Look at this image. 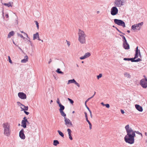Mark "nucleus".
Here are the masks:
<instances>
[{
  "label": "nucleus",
  "mask_w": 147,
  "mask_h": 147,
  "mask_svg": "<svg viewBox=\"0 0 147 147\" xmlns=\"http://www.w3.org/2000/svg\"><path fill=\"white\" fill-rule=\"evenodd\" d=\"M138 56L140 57V58H142V56L141 55V53H140L138 55Z\"/></svg>",
  "instance_id": "nucleus-54"
},
{
  "label": "nucleus",
  "mask_w": 147,
  "mask_h": 147,
  "mask_svg": "<svg viewBox=\"0 0 147 147\" xmlns=\"http://www.w3.org/2000/svg\"><path fill=\"white\" fill-rule=\"evenodd\" d=\"M90 116L91 118H92V113H91V114H90Z\"/></svg>",
  "instance_id": "nucleus-62"
},
{
  "label": "nucleus",
  "mask_w": 147,
  "mask_h": 147,
  "mask_svg": "<svg viewBox=\"0 0 147 147\" xmlns=\"http://www.w3.org/2000/svg\"><path fill=\"white\" fill-rule=\"evenodd\" d=\"M14 34V32L13 31H11L9 32L7 38H9L13 36Z\"/></svg>",
  "instance_id": "nucleus-21"
},
{
  "label": "nucleus",
  "mask_w": 147,
  "mask_h": 147,
  "mask_svg": "<svg viewBox=\"0 0 147 147\" xmlns=\"http://www.w3.org/2000/svg\"><path fill=\"white\" fill-rule=\"evenodd\" d=\"M21 33H24V34H25L26 35L27 37H28V34H27L26 33H25V32H24L23 31H21Z\"/></svg>",
  "instance_id": "nucleus-51"
},
{
  "label": "nucleus",
  "mask_w": 147,
  "mask_h": 147,
  "mask_svg": "<svg viewBox=\"0 0 147 147\" xmlns=\"http://www.w3.org/2000/svg\"><path fill=\"white\" fill-rule=\"evenodd\" d=\"M61 114V116L64 117V118H66V114L63 111H59Z\"/></svg>",
  "instance_id": "nucleus-22"
},
{
  "label": "nucleus",
  "mask_w": 147,
  "mask_h": 147,
  "mask_svg": "<svg viewBox=\"0 0 147 147\" xmlns=\"http://www.w3.org/2000/svg\"><path fill=\"white\" fill-rule=\"evenodd\" d=\"M84 114L85 115V117L86 118V119H87L88 118L87 114V113L86 112H84Z\"/></svg>",
  "instance_id": "nucleus-46"
},
{
  "label": "nucleus",
  "mask_w": 147,
  "mask_h": 147,
  "mask_svg": "<svg viewBox=\"0 0 147 147\" xmlns=\"http://www.w3.org/2000/svg\"><path fill=\"white\" fill-rule=\"evenodd\" d=\"M3 4L4 5L7 6L8 7H9L10 6H11V7H12V5L11 4V3L10 2L8 3H4Z\"/></svg>",
  "instance_id": "nucleus-30"
},
{
  "label": "nucleus",
  "mask_w": 147,
  "mask_h": 147,
  "mask_svg": "<svg viewBox=\"0 0 147 147\" xmlns=\"http://www.w3.org/2000/svg\"><path fill=\"white\" fill-rule=\"evenodd\" d=\"M28 58L27 55H26L24 57V58L21 61V62L22 63H25L28 61Z\"/></svg>",
  "instance_id": "nucleus-18"
},
{
  "label": "nucleus",
  "mask_w": 147,
  "mask_h": 147,
  "mask_svg": "<svg viewBox=\"0 0 147 147\" xmlns=\"http://www.w3.org/2000/svg\"><path fill=\"white\" fill-rule=\"evenodd\" d=\"M121 112L122 114H123L125 113V112L124 110L122 109L121 110Z\"/></svg>",
  "instance_id": "nucleus-50"
},
{
  "label": "nucleus",
  "mask_w": 147,
  "mask_h": 147,
  "mask_svg": "<svg viewBox=\"0 0 147 147\" xmlns=\"http://www.w3.org/2000/svg\"><path fill=\"white\" fill-rule=\"evenodd\" d=\"M127 31L128 33H129L130 32V31L129 30H128Z\"/></svg>",
  "instance_id": "nucleus-64"
},
{
  "label": "nucleus",
  "mask_w": 147,
  "mask_h": 147,
  "mask_svg": "<svg viewBox=\"0 0 147 147\" xmlns=\"http://www.w3.org/2000/svg\"><path fill=\"white\" fill-rule=\"evenodd\" d=\"M67 131L68 133V134L69 136V138L70 140H73V138L71 136V131L70 129L68 128L67 129Z\"/></svg>",
  "instance_id": "nucleus-16"
},
{
  "label": "nucleus",
  "mask_w": 147,
  "mask_h": 147,
  "mask_svg": "<svg viewBox=\"0 0 147 147\" xmlns=\"http://www.w3.org/2000/svg\"><path fill=\"white\" fill-rule=\"evenodd\" d=\"M19 97L22 99H24L26 98V96L25 94L23 92H20L18 94Z\"/></svg>",
  "instance_id": "nucleus-10"
},
{
  "label": "nucleus",
  "mask_w": 147,
  "mask_h": 147,
  "mask_svg": "<svg viewBox=\"0 0 147 147\" xmlns=\"http://www.w3.org/2000/svg\"><path fill=\"white\" fill-rule=\"evenodd\" d=\"M142 61V60L140 58H138L136 59H135L134 62H138L140 61Z\"/></svg>",
  "instance_id": "nucleus-33"
},
{
  "label": "nucleus",
  "mask_w": 147,
  "mask_h": 147,
  "mask_svg": "<svg viewBox=\"0 0 147 147\" xmlns=\"http://www.w3.org/2000/svg\"><path fill=\"white\" fill-rule=\"evenodd\" d=\"M120 36H121L123 39V43L124 45V44H125L127 45V46L128 48H129V44H128V43L127 42V41L126 40V38L123 35H120Z\"/></svg>",
  "instance_id": "nucleus-13"
},
{
  "label": "nucleus",
  "mask_w": 147,
  "mask_h": 147,
  "mask_svg": "<svg viewBox=\"0 0 147 147\" xmlns=\"http://www.w3.org/2000/svg\"><path fill=\"white\" fill-rule=\"evenodd\" d=\"M13 43L15 45H16V46H17V47H18V48L20 50H22V49H21V48H20L18 46V45H17L15 43V42H14V41L13 40Z\"/></svg>",
  "instance_id": "nucleus-47"
},
{
  "label": "nucleus",
  "mask_w": 147,
  "mask_h": 147,
  "mask_svg": "<svg viewBox=\"0 0 147 147\" xmlns=\"http://www.w3.org/2000/svg\"><path fill=\"white\" fill-rule=\"evenodd\" d=\"M51 61H52V60H51V59H50L49 61V62H48L49 64H50L51 62Z\"/></svg>",
  "instance_id": "nucleus-57"
},
{
  "label": "nucleus",
  "mask_w": 147,
  "mask_h": 147,
  "mask_svg": "<svg viewBox=\"0 0 147 147\" xmlns=\"http://www.w3.org/2000/svg\"><path fill=\"white\" fill-rule=\"evenodd\" d=\"M76 80L74 79L70 80H68L67 84H68L70 83H74Z\"/></svg>",
  "instance_id": "nucleus-23"
},
{
  "label": "nucleus",
  "mask_w": 147,
  "mask_h": 147,
  "mask_svg": "<svg viewBox=\"0 0 147 147\" xmlns=\"http://www.w3.org/2000/svg\"><path fill=\"white\" fill-rule=\"evenodd\" d=\"M38 40H41L42 42H43V41L42 40H41L40 38H39H39H38Z\"/></svg>",
  "instance_id": "nucleus-59"
},
{
  "label": "nucleus",
  "mask_w": 147,
  "mask_h": 147,
  "mask_svg": "<svg viewBox=\"0 0 147 147\" xmlns=\"http://www.w3.org/2000/svg\"><path fill=\"white\" fill-rule=\"evenodd\" d=\"M59 142L57 140H54L53 141V144L55 146H56L59 144Z\"/></svg>",
  "instance_id": "nucleus-26"
},
{
  "label": "nucleus",
  "mask_w": 147,
  "mask_h": 147,
  "mask_svg": "<svg viewBox=\"0 0 147 147\" xmlns=\"http://www.w3.org/2000/svg\"><path fill=\"white\" fill-rule=\"evenodd\" d=\"M23 120H27V119H26V117H24L23 118Z\"/></svg>",
  "instance_id": "nucleus-52"
},
{
  "label": "nucleus",
  "mask_w": 147,
  "mask_h": 147,
  "mask_svg": "<svg viewBox=\"0 0 147 147\" xmlns=\"http://www.w3.org/2000/svg\"><path fill=\"white\" fill-rule=\"evenodd\" d=\"M105 106L108 108H109L110 107V105L109 104H105Z\"/></svg>",
  "instance_id": "nucleus-44"
},
{
  "label": "nucleus",
  "mask_w": 147,
  "mask_h": 147,
  "mask_svg": "<svg viewBox=\"0 0 147 147\" xmlns=\"http://www.w3.org/2000/svg\"><path fill=\"white\" fill-rule=\"evenodd\" d=\"M21 124V126L24 128H26V125H29L30 123L28 120H22Z\"/></svg>",
  "instance_id": "nucleus-9"
},
{
  "label": "nucleus",
  "mask_w": 147,
  "mask_h": 147,
  "mask_svg": "<svg viewBox=\"0 0 147 147\" xmlns=\"http://www.w3.org/2000/svg\"><path fill=\"white\" fill-rule=\"evenodd\" d=\"M93 97V96H92L91 97L88 98L86 101V103L87 102H88Z\"/></svg>",
  "instance_id": "nucleus-38"
},
{
  "label": "nucleus",
  "mask_w": 147,
  "mask_h": 147,
  "mask_svg": "<svg viewBox=\"0 0 147 147\" xmlns=\"http://www.w3.org/2000/svg\"><path fill=\"white\" fill-rule=\"evenodd\" d=\"M115 28L117 30L118 32H119V33H121V34H123L124 35H125V34L124 33H122L121 32L120 30H119L118 28H117V27H115Z\"/></svg>",
  "instance_id": "nucleus-41"
},
{
  "label": "nucleus",
  "mask_w": 147,
  "mask_h": 147,
  "mask_svg": "<svg viewBox=\"0 0 147 147\" xmlns=\"http://www.w3.org/2000/svg\"><path fill=\"white\" fill-rule=\"evenodd\" d=\"M57 132L59 133V134L61 137H62V138H64V135L63 134L62 132H61V131H60V130H59L57 131Z\"/></svg>",
  "instance_id": "nucleus-25"
},
{
  "label": "nucleus",
  "mask_w": 147,
  "mask_h": 147,
  "mask_svg": "<svg viewBox=\"0 0 147 147\" xmlns=\"http://www.w3.org/2000/svg\"><path fill=\"white\" fill-rule=\"evenodd\" d=\"M124 75L125 77H127V78H130V77L129 74L127 72H125L124 74Z\"/></svg>",
  "instance_id": "nucleus-27"
},
{
  "label": "nucleus",
  "mask_w": 147,
  "mask_h": 147,
  "mask_svg": "<svg viewBox=\"0 0 147 147\" xmlns=\"http://www.w3.org/2000/svg\"><path fill=\"white\" fill-rule=\"evenodd\" d=\"M138 47H137L135 50V54L134 56L135 58H138V55L141 53L140 50L138 49Z\"/></svg>",
  "instance_id": "nucleus-12"
},
{
  "label": "nucleus",
  "mask_w": 147,
  "mask_h": 147,
  "mask_svg": "<svg viewBox=\"0 0 147 147\" xmlns=\"http://www.w3.org/2000/svg\"><path fill=\"white\" fill-rule=\"evenodd\" d=\"M143 24V22H141L140 23L135 24V26L136 28V30H139L141 28V26Z\"/></svg>",
  "instance_id": "nucleus-15"
},
{
  "label": "nucleus",
  "mask_w": 147,
  "mask_h": 147,
  "mask_svg": "<svg viewBox=\"0 0 147 147\" xmlns=\"http://www.w3.org/2000/svg\"><path fill=\"white\" fill-rule=\"evenodd\" d=\"M17 103L18 104H20V105L21 106H23V107L24 108H22V107H21V108L22 109V111H28V106H26L22 104V103H21L20 102H17Z\"/></svg>",
  "instance_id": "nucleus-14"
},
{
  "label": "nucleus",
  "mask_w": 147,
  "mask_h": 147,
  "mask_svg": "<svg viewBox=\"0 0 147 147\" xmlns=\"http://www.w3.org/2000/svg\"><path fill=\"white\" fill-rule=\"evenodd\" d=\"M19 136L22 139H24L25 136L24 134V130L23 129H22L19 132Z\"/></svg>",
  "instance_id": "nucleus-11"
},
{
  "label": "nucleus",
  "mask_w": 147,
  "mask_h": 147,
  "mask_svg": "<svg viewBox=\"0 0 147 147\" xmlns=\"http://www.w3.org/2000/svg\"><path fill=\"white\" fill-rule=\"evenodd\" d=\"M118 11V10L116 7L114 6L112 7L111 11V13L112 16L117 15Z\"/></svg>",
  "instance_id": "nucleus-7"
},
{
  "label": "nucleus",
  "mask_w": 147,
  "mask_h": 147,
  "mask_svg": "<svg viewBox=\"0 0 147 147\" xmlns=\"http://www.w3.org/2000/svg\"><path fill=\"white\" fill-rule=\"evenodd\" d=\"M137 58H135V56H134V58H130V61H131L132 62H134L135 59Z\"/></svg>",
  "instance_id": "nucleus-35"
},
{
  "label": "nucleus",
  "mask_w": 147,
  "mask_h": 147,
  "mask_svg": "<svg viewBox=\"0 0 147 147\" xmlns=\"http://www.w3.org/2000/svg\"><path fill=\"white\" fill-rule=\"evenodd\" d=\"M36 22V27H37V29H38L39 28V25H38V22L37 21H35Z\"/></svg>",
  "instance_id": "nucleus-42"
},
{
  "label": "nucleus",
  "mask_w": 147,
  "mask_h": 147,
  "mask_svg": "<svg viewBox=\"0 0 147 147\" xmlns=\"http://www.w3.org/2000/svg\"><path fill=\"white\" fill-rule=\"evenodd\" d=\"M114 21L115 24L119 26H122L123 28L125 27V24L123 20L115 19L114 20Z\"/></svg>",
  "instance_id": "nucleus-4"
},
{
  "label": "nucleus",
  "mask_w": 147,
  "mask_h": 147,
  "mask_svg": "<svg viewBox=\"0 0 147 147\" xmlns=\"http://www.w3.org/2000/svg\"><path fill=\"white\" fill-rule=\"evenodd\" d=\"M123 60L125 61H130V58H123Z\"/></svg>",
  "instance_id": "nucleus-45"
},
{
  "label": "nucleus",
  "mask_w": 147,
  "mask_h": 147,
  "mask_svg": "<svg viewBox=\"0 0 147 147\" xmlns=\"http://www.w3.org/2000/svg\"><path fill=\"white\" fill-rule=\"evenodd\" d=\"M59 107H60L59 109V111H63L65 109V107L62 105L61 104H60L59 105Z\"/></svg>",
  "instance_id": "nucleus-19"
},
{
  "label": "nucleus",
  "mask_w": 147,
  "mask_h": 147,
  "mask_svg": "<svg viewBox=\"0 0 147 147\" xmlns=\"http://www.w3.org/2000/svg\"><path fill=\"white\" fill-rule=\"evenodd\" d=\"M5 16L6 17V18H8L9 17V15H8V14H6L5 15Z\"/></svg>",
  "instance_id": "nucleus-55"
},
{
  "label": "nucleus",
  "mask_w": 147,
  "mask_h": 147,
  "mask_svg": "<svg viewBox=\"0 0 147 147\" xmlns=\"http://www.w3.org/2000/svg\"><path fill=\"white\" fill-rule=\"evenodd\" d=\"M131 28L132 30H135L136 29V26H135V24L134 25H132L131 26Z\"/></svg>",
  "instance_id": "nucleus-34"
},
{
  "label": "nucleus",
  "mask_w": 147,
  "mask_h": 147,
  "mask_svg": "<svg viewBox=\"0 0 147 147\" xmlns=\"http://www.w3.org/2000/svg\"><path fill=\"white\" fill-rule=\"evenodd\" d=\"M86 121L88 122V123H90V122L88 120V118L87 119H86Z\"/></svg>",
  "instance_id": "nucleus-53"
},
{
  "label": "nucleus",
  "mask_w": 147,
  "mask_h": 147,
  "mask_svg": "<svg viewBox=\"0 0 147 147\" xmlns=\"http://www.w3.org/2000/svg\"><path fill=\"white\" fill-rule=\"evenodd\" d=\"M135 107L136 109L140 112H142L143 111V108L142 107L138 105H136Z\"/></svg>",
  "instance_id": "nucleus-17"
},
{
  "label": "nucleus",
  "mask_w": 147,
  "mask_h": 147,
  "mask_svg": "<svg viewBox=\"0 0 147 147\" xmlns=\"http://www.w3.org/2000/svg\"><path fill=\"white\" fill-rule=\"evenodd\" d=\"M8 58L9 62L10 63H12V61L11 60V58L10 57V56H8Z\"/></svg>",
  "instance_id": "nucleus-39"
},
{
  "label": "nucleus",
  "mask_w": 147,
  "mask_h": 147,
  "mask_svg": "<svg viewBox=\"0 0 147 147\" xmlns=\"http://www.w3.org/2000/svg\"><path fill=\"white\" fill-rule=\"evenodd\" d=\"M39 36L38 32H36V33L34 34L33 40H34L36 39L39 38Z\"/></svg>",
  "instance_id": "nucleus-20"
},
{
  "label": "nucleus",
  "mask_w": 147,
  "mask_h": 147,
  "mask_svg": "<svg viewBox=\"0 0 147 147\" xmlns=\"http://www.w3.org/2000/svg\"><path fill=\"white\" fill-rule=\"evenodd\" d=\"M88 110L90 112V114L91 113H92V112H91V111H90V109L89 110Z\"/></svg>",
  "instance_id": "nucleus-61"
},
{
  "label": "nucleus",
  "mask_w": 147,
  "mask_h": 147,
  "mask_svg": "<svg viewBox=\"0 0 147 147\" xmlns=\"http://www.w3.org/2000/svg\"><path fill=\"white\" fill-rule=\"evenodd\" d=\"M92 125H89V128L90 129H92Z\"/></svg>",
  "instance_id": "nucleus-56"
},
{
  "label": "nucleus",
  "mask_w": 147,
  "mask_h": 147,
  "mask_svg": "<svg viewBox=\"0 0 147 147\" xmlns=\"http://www.w3.org/2000/svg\"><path fill=\"white\" fill-rule=\"evenodd\" d=\"M4 128V134L7 136H9L10 135V125L7 123H4L3 124Z\"/></svg>",
  "instance_id": "nucleus-3"
},
{
  "label": "nucleus",
  "mask_w": 147,
  "mask_h": 147,
  "mask_svg": "<svg viewBox=\"0 0 147 147\" xmlns=\"http://www.w3.org/2000/svg\"><path fill=\"white\" fill-rule=\"evenodd\" d=\"M124 2V1L123 0H115L114 3L115 6L119 7L123 5Z\"/></svg>",
  "instance_id": "nucleus-5"
},
{
  "label": "nucleus",
  "mask_w": 147,
  "mask_h": 147,
  "mask_svg": "<svg viewBox=\"0 0 147 147\" xmlns=\"http://www.w3.org/2000/svg\"><path fill=\"white\" fill-rule=\"evenodd\" d=\"M102 76V74H100L98 75L97 76V78L99 79L100 78H101Z\"/></svg>",
  "instance_id": "nucleus-36"
},
{
  "label": "nucleus",
  "mask_w": 147,
  "mask_h": 147,
  "mask_svg": "<svg viewBox=\"0 0 147 147\" xmlns=\"http://www.w3.org/2000/svg\"><path fill=\"white\" fill-rule=\"evenodd\" d=\"M91 55L90 53L88 52L85 54L84 55L86 56V58L89 57Z\"/></svg>",
  "instance_id": "nucleus-29"
},
{
  "label": "nucleus",
  "mask_w": 147,
  "mask_h": 147,
  "mask_svg": "<svg viewBox=\"0 0 147 147\" xmlns=\"http://www.w3.org/2000/svg\"><path fill=\"white\" fill-rule=\"evenodd\" d=\"M64 121L65 124L67 127H69L73 126V124L70 120L67 117L64 118Z\"/></svg>",
  "instance_id": "nucleus-8"
},
{
  "label": "nucleus",
  "mask_w": 147,
  "mask_h": 147,
  "mask_svg": "<svg viewBox=\"0 0 147 147\" xmlns=\"http://www.w3.org/2000/svg\"><path fill=\"white\" fill-rule=\"evenodd\" d=\"M140 84L143 88H146L147 87V79H142L140 80Z\"/></svg>",
  "instance_id": "nucleus-6"
},
{
  "label": "nucleus",
  "mask_w": 147,
  "mask_h": 147,
  "mask_svg": "<svg viewBox=\"0 0 147 147\" xmlns=\"http://www.w3.org/2000/svg\"><path fill=\"white\" fill-rule=\"evenodd\" d=\"M74 84H76L78 87H80V85L76 81H75Z\"/></svg>",
  "instance_id": "nucleus-43"
},
{
  "label": "nucleus",
  "mask_w": 147,
  "mask_h": 147,
  "mask_svg": "<svg viewBox=\"0 0 147 147\" xmlns=\"http://www.w3.org/2000/svg\"><path fill=\"white\" fill-rule=\"evenodd\" d=\"M101 104L102 105H103V106H105V104H104V103H103V102H101Z\"/></svg>",
  "instance_id": "nucleus-60"
},
{
  "label": "nucleus",
  "mask_w": 147,
  "mask_h": 147,
  "mask_svg": "<svg viewBox=\"0 0 147 147\" xmlns=\"http://www.w3.org/2000/svg\"><path fill=\"white\" fill-rule=\"evenodd\" d=\"M78 40L82 44H84L85 42V37L86 36L84 32L80 29H79Z\"/></svg>",
  "instance_id": "nucleus-2"
},
{
  "label": "nucleus",
  "mask_w": 147,
  "mask_h": 147,
  "mask_svg": "<svg viewBox=\"0 0 147 147\" xmlns=\"http://www.w3.org/2000/svg\"><path fill=\"white\" fill-rule=\"evenodd\" d=\"M56 102H57V104H58V105H59L60 104H61V103H60V102L59 100V98H57V100Z\"/></svg>",
  "instance_id": "nucleus-37"
},
{
  "label": "nucleus",
  "mask_w": 147,
  "mask_h": 147,
  "mask_svg": "<svg viewBox=\"0 0 147 147\" xmlns=\"http://www.w3.org/2000/svg\"><path fill=\"white\" fill-rule=\"evenodd\" d=\"M85 106L86 107V108L88 110H89L90 109L87 106V105H86V102H85Z\"/></svg>",
  "instance_id": "nucleus-48"
},
{
  "label": "nucleus",
  "mask_w": 147,
  "mask_h": 147,
  "mask_svg": "<svg viewBox=\"0 0 147 147\" xmlns=\"http://www.w3.org/2000/svg\"><path fill=\"white\" fill-rule=\"evenodd\" d=\"M86 58V57L84 55V56L81 57L80 58V59L81 60L83 59Z\"/></svg>",
  "instance_id": "nucleus-40"
},
{
  "label": "nucleus",
  "mask_w": 147,
  "mask_h": 147,
  "mask_svg": "<svg viewBox=\"0 0 147 147\" xmlns=\"http://www.w3.org/2000/svg\"><path fill=\"white\" fill-rule=\"evenodd\" d=\"M127 134L124 137V140L126 142L132 144L134 142V137L136 136L135 133L141 135L142 137V134L139 131H134L129 127V125H127L125 127Z\"/></svg>",
  "instance_id": "nucleus-1"
},
{
  "label": "nucleus",
  "mask_w": 147,
  "mask_h": 147,
  "mask_svg": "<svg viewBox=\"0 0 147 147\" xmlns=\"http://www.w3.org/2000/svg\"><path fill=\"white\" fill-rule=\"evenodd\" d=\"M145 135L146 136H147V133L146 132H145Z\"/></svg>",
  "instance_id": "nucleus-63"
},
{
  "label": "nucleus",
  "mask_w": 147,
  "mask_h": 147,
  "mask_svg": "<svg viewBox=\"0 0 147 147\" xmlns=\"http://www.w3.org/2000/svg\"><path fill=\"white\" fill-rule=\"evenodd\" d=\"M56 71L59 74H64V73L63 72L60 71V69L59 68H58Z\"/></svg>",
  "instance_id": "nucleus-24"
},
{
  "label": "nucleus",
  "mask_w": 147,
  "mask_h": 147,
  "mask_svg": "<svg viewBox=\"0 0 147 147\" xmlns=\"http://www.w3.org/2000/svg\"><path fill=\"white\" fill-rule=\"evenodd\" d=\"M67 100L69 101L70 103H71L72 104H73L74 102V101L73 100L70 99L69 98H68Z\"/></svg>",
  "instance_id": "nucleus-32"
},
{
  "label": "nucleus",
  "mask_w": 147,
  "mask_h": 147,
  "mask_svg": "<svg viewBox=\"0 0 147 147\" xmlns=\"http://www.w3.org/2000/svg\"><path fill=\"white\" fill-rule=\"evenodd\" d=\"M24 113L27 115H28L29 114V113L28 112L26 111H24Z\"/></svg>",
  "instance_id": "nucleus-49"
},
{
  "label": "nucleus",
  "mask_w": 147,
  "mask_h": 147,
  "mask_svg": "<svg viewBox=\"0 0 147 147\" xmlns=\"http://www.w3.org/2000/svg\"><path fill=\"white\" fill-rule=\"evenodd\" d=\"M127 46L125 44H124V45L123 43V47L125 49H129V45L128 48Z\"/></svg>",
  "instance_id": "nucleus-28"
},
{
  "label": "nucleus",
  "mask_w": 147,
  "mask_h": 147,
  "mask_svg": "<svg viewBox=\"0 0 147 147\" xmlns=\"http://www.w3.org/2000/svg\"><path fill=\"white\" fill-rule=\"evenodd\" d=\"M2 15H3V19L4 18V12L3 11L2 12Z\"/></svg>",
  "instance_id": "nucleus-58"
},
{
  "label": "nucleus",
  "mask_w": 147,
  "mask_h": 147,
  "mask_svg": "<svg viewBox=\"0 0 147 147\" xmlns=\"http://www.w3.org/2000/svg\"><path fill=\"white\" fill-rule=\"evenodd\" d=\"M17 35L18 36L20 37L21 38H22L23 39H25V38L24 37L22 34L18 33Z\"/></svg>",
  "instance_id": "nucleus-31"
}]
</instances>
